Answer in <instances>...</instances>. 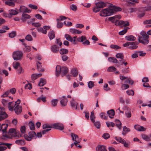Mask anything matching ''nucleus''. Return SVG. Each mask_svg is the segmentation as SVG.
<instances>
[{"instance_id": "de8ad7c7", "label": "nucleus", "mask_w": 151, "mask_h": 151, "mask_svg": "<svg viewBox=\"0 0 151 151\" xmlns=\"http://www.w3.org/2000/svg\"><path fill=\"white\" fill-rule=\"evenodd\" d=\"M21 135L20 134L19 132L16 130L15 133L13 135V137L19 138L21 137Z\"/></svg>"}, {"instance_id": "c85d7f7f", "label": "nucleus", "mask_w": 151, "mask_h": 151, "mask_svg": "<svg viewBox=\"0 0 151 151\" xmlns=\"http://www.w3.org/2000/svg\"><path fill=\"white\" fill-rule=\"evenodd\" d=\"M151 134L149 136H147L145 134H142L141 136L142 139L147 141H149L151 140V137H150Z\"/></svg>"}, {"instance_id": "393cba45", "label": "nucleus", "mask_w": 151, "mask_h": 151, "mask_svg": "<svg viewBox=\"0 0 151 151\" xmlns=\"http://www.w3.org/2000/svg\"><path fill=\"white\" fill-rule=\"evenodd\" d=\"M65 37L66 39L71 42H73L74 44H75L76 40L75 39H73V38L69 35L66 34L65 35Z\"/></svg>"}, {"instance_id": "423d86ee", "label": "nucleus", "mask_w": 151, "mask_h": 151, "mask_svg": "<svg viewBox=\"0 0 151 151\" xmlns=\"http://www.w3.org/2000/svg\"><path fill=\"white\" fill-rule=\"evenodd\" d=\"M16 130L14 129H11L9 130L8 132H6V135L5 136L4 138H2L4 139H7L11 138L13 137V135L15 132Z\"/></svg>"}, {"instance_id": "7ed1b4c3", "label": "nucleus", "mask_w": 151, "mask_h": 151, "mask_svg": "<svg viewBox=\"0 0 151 151\" xmlns=\"http://www.w3.org/2000/svg\"><path fill=\"white\" fill-rule=\"evenodd\" d=\"M140 34L142 36V37L138 36L139 42L143 44H148L149 42L148 40L149 36L147 34L145 31H142L140 32Z\"/></svg>"}, {"instance_id": "72a5a7b5", "label": "nucleus", "mask_w": 151, "mask_h": 151, "mask_svg": "<svg viewBox=\"0 0 151 151\" xmlns=\"http://www.w3.org/2000/svg\"><path fill=\"white\" fill-rule=\"evenodd\" d=\"M70 32L73 34H80L82 33V32L81 31L78 30L74 28L70 29Z\"/></svg>"}, {"instance_id": "8fccbe9b", "label": "nucleus", "mask_w": 151, "mask_h": 151, "mask_svg": "<svg viewBox=\"0 0 151 151\" xmlns=\"http://www.w3.org/2000/svg\"><path fill=\"white\" fill-rule=\"evenodd\" d=\"M25 47L24 48V50L26 52H29L31 50V47L29 46H26L25 44H24Z\"/></svg>"}, {"instance_id": "69168bd1", "label": "nucleus", "mask_w": 151, "mask_h": 151, "mask_svg": "<svg viewBox=\"0 0 151 151\" xmlns=\"http://www.w3.org/2000/svg\"><path fill=\"white\" fill-rule=\"evenodd\" d=\"M24 88L26 89H31L32 88V85L29 83L25 84Z\"/></svg>"}, {"instance_id": "774afa93", "label": "nucleus", "mask_w": 151, "mask_h": 151, "mask_svg": "<svg viewBox=\"0 0 151 151\" xmlns=\"http://www.w3.org/2000/svg\"><path fill=\"white\" fill-rule=\"evenodd\" d=\"M70 8L72 10L74 11H76L77 9V6L74 4L71 5L70 6Z\"/></svg>"}, {"instance_id": "4be33fe9", "label": "nucleus", "mask_w": 151, "mask_h": 151, "mask_svg": "<svg viewBox=\"0 0 151 151\" xmlns=\"http://www.w3.org/2000/svg\"><path fill=\"white\" fill-rule=\"evenodd\" d=\"M96 151H107L106 147L104 145H98L96 147Z\"/></svg>"}, {"instance_id": "13d9d810", "label": "nucleus", "mask_w": 151, "mask_h": 151, "mask_svg": "<svg viewBox=\"0 0 151 151\" xmlns=\"http://www.w3.org/2000/svg\"><path fill=\"white\" fill-rule=\"evenodd\" d=\"M100 9L97 6L94 7L93 8V11L95 13H97L100 10Z\"/></svg>"}, {"instance_id": "a878e982", "label": "nucleus", "mask_w": 151, "mask_h": 151, "mask_svg": "<svg viewBox=\"0 0 151 151\" xmlns=\"http://www.w3.org/2000/svg\"><path fill=\"white\" fill-rule=\"evenodd\" d=\"M107 114L110 118H113L115 114L114 111L113 109L107 111Z\"/></svg>"}, {"instance_id": "9d476101", "label": "nucleus", "mask_w": 151, "mask_h": 151, "mask_svg": "<svg viewBox=\"0 0 151 151\" xmlns=\"http://www.w3.org/2000/svg\"><path fill=\"white\" fill-rule=\"evenodd\" d=\"M50 27L47 26H44L43 28L40 27L37 29V31L40 32L44 34H46L47 32V30H49Z\"/></svg>"}, {"instance_id": "0e129e2a", "label": "nucleus", "mask_w": 151, "mask_h": 151, "mask_svg": "<svg viewBox=\"0 0 151 151\" xmlns=\"http://www.w3.org/2000/svg\"><path fill=\"white\" fill-rule=\"evenodd\" d=\"M63 24L59 21H57V27L58 28H61L63 26Z\"/></svg>"}, {"instance_id": "e433bc0d", "label": "nucleus", "mask_w": 151, "mask_h": 151, "mask_svg": "<svg viewBox=\"0 0 151 151\" xmlns=\"http://www.w3.org/2000/svg\"><path fill=\"white\" fill-rule=\"evenodd\" d=\"M42 73H38V74H32V79L33 80H34L38 78V77H40L42 76Z\"/></svg>"}, {"instance_id": "6e6d98bb", "label": "nucleus", "mask_w": 151, "mask_h": 151, "mask_svg": "<svg viewBox=\"0 0 151 151\" xmlns=\"http://www.w3.org/2000/svg\"><path fill=\"white\" fill-rule=\"evenodd\" d=\"M123 142L121 143L124 145V146L126 147H128L130 144V142H126L124 139H123Z\"/></svg>"}, {"instance_id": "cd10ccee", "label": "nucleus", "mask_w": 151, "mask_h": 151, "mask_svg": "<svg viewBox=\"0 0 151 151\" xmlns=\"http://www.w3.org/2000/svg\"><path fill=\"white\" fill-rule=\"evenodd\" d=\"M9 13L10 16H14L18 14L19 12L14 9H10L9 11Z\"/></svg>"}, {"instance_id": "5fc2aeb1", "label": "nucleus", "mask_w": 151, "mask_h": 151, "mask_svg": "<svg viewBox=\"0 0 151 151\" xmlns=\"http://www.w3.org/2000/svg\"><path fill=\"white\" fill-rule=\"evenodd\" d=\"M106 124L108 127H109L111 126L113 127L115 126V124L113 122H106Z\"/></svg>"}, {"instance_id": "f704fd0d", "label": "nucleus", "mask_w": 151, "mask_h": 151, "mask_svg": "<svg viewBox=\"0 0 151 151\" xmlns=\"http://www.w3.org/2000/svg\"><path fill=\"white\" fill-rule=\"evenodd\" d=\"M71 73L73 76L75 77L78 76V72L76 68H74L72 69Z\"/></svg>"}, {"instance_id": "c03bdc74", "label": "nucleus", "mask_w": 151, "mask_h": 151, "mask_svg": "<svg viewBox=\"0 0 151 151\" xmlns=\"http://www.w3.org/2000/svg\"><path fill=\"white\" fill-rule=\"evenodd\" d=\"M13 66L14 68L16 69H17L21 66L20 63L19 62H15L13 63Z\"/></svg>"}, {"instance_id": "37998d69", "label": "nucleus", "mask_w": 151, "mask_h": 151, "mask_svg": "<svg viewBox=\"0 0 151 151\" xmlns=\"http://www.w3.org/2000/svg\"><path fill=\"white\" fill-rule=\"evenodd\" d=\"M5 4L7 5L12 6H14L15 5L14 3L12 1V0L6 1L5 2Z\"/></svg>"}, {"instance_id": "6e6552de", "label": "nucleus", "mask_w": 151, "mask_h": 151, "mask_svg": "<svg viewBox=\"0 0 151 151\" xmlns=\"http://www.w3.org/2000/svg\"><path fill=\"white\" fill-rule=\"evenodd\" d=\"M8 125L6 124H3L1 125L0 129V132H2L3 137L2 138H4L6 132V129L7 128Z\"/></svg>"}, {"instance_id": "dca6fc26", "label": "nucleus", "mask_w": 151, "mask_h": 151, "mask_svg": "<svg viewBox=\"0 0 151 151\" xmlns=\"http://www.w3.org/2000/svg\"><path fill=\"white\" fill-rule=\"evenodd\" d=\"M14 110L16 114H19L22 111V106H21L17 105L14 109Z\"/></svg>"}, {"instance_id": "f257e3e1", "label": "nucleus", "mask_w": 151, "mask_h": 151, "mask_svg": "<svg viewBox=\"0 0 151 151\" xmlns=\"http://www.w3.org/2000/svg\"><path fill=\"white\" fill-rule=\"evenodd\" d=\"M121 8L111 4L109 8L104 9L101 10L99 13L100 15L104 17L110 16L113 15L114 12L121 11Z\"/></svg>"}, {"instance_id": "09e8293b", "label": "nucleus", "mask_w": 151, "mask_h": 151, "mask_svg": "<svg viewBox=\"0 0 151 151\" xmlns=\"http://www.w3.org/2000/svg\"><path fill=\"white\" fill-rule=\"evenodd\" d=\"M128 27L124 28V29L119 32V34L120 35H123L127 31V29H129Z\"/></svg>"}, {"instance_id": "603ef678", "label": "nucleus", "mask_w": 151, "mask_h": 151, "mask_svg": "<svg viewBox=\"0 0 151 151\" xmlns=\"http://www.w3.org/2000/svg\"><path fill=\"white\" fill-rule=\"evenodd\" d=\"M58 100L57 99H52L51 101V104L53 106H55L58 103Z\"/></svg>"}, {"instance_id": "f8f14e48", "label": "nucleus", "mask_w": 151, "mask_h": 151, "mask_svg": "<svg viewBox=\"0 0 151 151\" xmlns=\"http://www.w3.org/2000/svg\"><path fill=\"white\" fill-rule=\"evenodd\" d=\"M42 127L43 129H45V130L42 131V132L43 134H46L47 132L50 130H51L50 128H52L50 126L46 124L43 125Z\"/></svg>"}, {"instance_id": "052dcab7", "label": "nucleus", "mask_w": 151, "mask_h": 151, "mask_svg": "<svg viewBox=\"0 0 151 151\" xmlns=\"http://www.w3.org/2000/svg\"><path fill=\"white\" fill-rule=\"evenodd\" d=\"M94 125L98 129H99L101 127V123L99 121H96V122H94Z\"/></svg>"}, {"instance_id": "20e7f679", "label": "nucleus", "mask_w": 151, "mask_h": 151, "mask_svg": "<svg viewBox=\"0 0 151 151\" xmlns=\"http://www.w3.org/2000/svg\"><path fill=\"white\" fill-rule=\"evenodd\" d=\"M28 136L26 134L24 135V137L27 141H30L32 139H36L37 138V134L36 133L33 131H31L29 133Z\"/></svg>"}, {"instance_id": "4468645a", "label": "nucleus", "mask_w": 151, "mask_h": 151, "mask_svg": "<svg viewBox=\"0 0 151 151\" xmlns=\"http://www.w3.org/2000/svg\"><path fill=\"white\" fill-rule=\"evenodd\" d=\"M139 42L137 41L131 42L130 46L129 47V48L131 49H135L138 47V45Z\"/></svg>"}, {"instance_id": "9b49d317", "label": "nucleus", "mask_w": 151, "mask_h": 151, "mask_svg": "<svg viewBox=\"0 0 151 151\" xmlns=\"http://www.w3.org/2000/svg\"><path fill=\"white\" fill-rule=\"evenodd\" d=\"M123 109L125 111V114L126 117L130 118L131 116V109L127 106H125L123 108Z\"/></svg>"}, {"instance_id": "bf43d9fd", "label": "nucleus", "mask_w": 151, "mask_h": 151, "mask_svg": "<svg viewBox=\"0 0 151 151\" xmlns=\"http://www.w3.org/2000/svg\"><path fill=\"white\" fill-rule=\"evenodd\" d=\"M95 117L94 116V113L93 111L91 113V115L90 116V119L91 121L93 122H95Z\"/></svg>"}, {"instance_id": "864d4df0", "label": "nucleus", "mask_w": 151, "mask_h": 151, "mask_svg": "<svg viewBox=\"0 0 151 151\" xmlns=\"http://www.w3.org/2000/svg\"><path fill=\"white\" fill-rule=\"evenodd\" d=\"M29 126L31 130H34L35 129L34 124L32 122H30L29 123Z\"/></svg>"}, {"instance_id": "3c124183", "label": "nucleus", "mask_w": 151, "mask_h": 151, "mask_svg": "<svg viewBox=\"0 0 151 151\" xmlns=\"http://www.w3.org/2000/svg\"><path fill=\"white\" fill-rule=\"evenodd\" d=\"M27 9V8L24 6H21L20 8L19 9V11L20 12H25L26 10Z\"/></svg>"}, {"instance_id": "7c9ffc66", "label": "nucleus", "mask_w": 151, "mask_h": 151, "mask_svg": "<svg viewBox=\"0 0 151 151\" xmlns=\"http://www.w3.org/2000/svg\"><path fill=\"white\" fill-rule=\"evenodd\" d=\"M126 39L129 41H133L135 40L136 37L133 35H130L127 36L125 37Z\"/></svg>"}, {"instance_id": "f03ea898", "label": "nucleus", "mask_w": 151, "mask_h": 151, "mask_svg": "<svg viewBox=\"0 0 151 151\" xmlns=\"http://www.w3.org/2000/svg\"><path fill=\"white\" fill-rule=\"evenodd\" d=\"M68 71V69L66 67H61L58 65L56 66L55 75L57 77H58L61 73L62 76H63L66 75Z\"/></svg>"}, {"instance_id": "412c9836", "label": "nucleus", "mask_w": 151, "mask_h": 151, "mask_svg": "<svg viewBox=\"0 0 151 151\" xmlns=\"http://www.w3.org/2000/svg\"><path fill=\"white\" fill-rule=\"evenodd\" d=\"M118 25H122L124 27L129 26V22L127 21H124L120 20L118 22Z\"/></svg>"}, {"instance_id": "2eb2a0df", "label": "nucleus", "mask_w": 151, "mask_h": 151, "mask_svg": "<svg viewBox=\"0 0 151 151\" xmlns=\"http://www.w3.org/2000/svg\"><path fill=\"white\" fill-rule=\"evenodd\" d=\"M60 48V47L57 46L56 45H54L51 46L50 49L53 52L56 53L59 51Z\"/></svg>"}, {"instance_id": "5701e85b", "label": "nucleus", "mask_w": 151, "mask_h": 151, "mask_svg": "<svg viewBox=\"0 0 151 151\" xmlns=\"http://www.w3.org/2000/svg\"><path fill=\"white\" fill-rule=\"evenodd\" d=\"M31 17L30 16L27 14H23L22 15L21 19L23 22L26 21L27 19H30Z\"/></svg>"}, {"instance_id": "338daca9", "label": "nucleus", "mask_w": 151, "mask_h": 151, "mask_svg": "<svg viewBox=\"0 0 151 151\" xmlns=\"http://www.w3.org/2000/svg\"><path fill=\"white\" fill-rule=\"evenodd\" d=\"M88 85L89 88H91L94 86V83L92 81H90L88 82Z\"/></svg>"}, {"instance_id": "a18cd8bd", "label": "nucleus", "mask_w": 151, "mask_h": 151, "mask_svg": "<svg viewBox=\"0 0 151 151\" xmlns=\"http://www.w3.org/2000/svg\"><path fill=\"white\" fill-rule=\"evenodd\" d=\"M68 50L64 48L60 49V53L61 55H64L68 53Z\"/></svg>"}, {"instance_id": "79ce46f5", "label": "nucleus", "mask_w": 151, "mask_h": 151, "mask_svg": "<svg viewBox=\"0 0 151 151\" xmlns=\"http://www.w3.org/2000/svg\"><path fill=\"white\" fill-rule=\"evenodd\" d=\"M116 126L120 130L121 129H122V123L118 119H115V121Z\"/></svg>"}, {"instance_id": "1a4fd4ad", "label": "nucleus", "mask_w": 151, "mask_h": 151, "mask_svg": "<svg viewBox=\"0 0 151 151\" xmlns=\"http://www.w3.org/2000/svg\"><path fill=\"white\" fill-rule=\"evenodd\" d=\"M51 126L52 128L57 129L60 130H63L64 128L63 124L60 123H55Z\"/></svg>"}, {"instance_id": "473e14b6", "label": "nucleus", "mask_w": 151, "mask_h": 151, "mask_svg": "<svg viewBox=\"0 0 151 151\" xmlns=\"http://www.w3.org/2000/svg\"><path fill=\"white\" fill-rule=\"evenodd\" d=\"M109 19L110 21H111L112 22L114 23L116 25H118V24L119 22L118 20L115 18V17H114L113 16V17H109Z\"/></svg>"}, {"instance_id": "4c0bfd02", "label": "nucleus", "mask_w": 151, "mask_h": 151, "mask_svg": "<svg viewBox=\"0 0 151 151\" xmlns=\"http://www.w3.org/2000/svg\"><path fill=\"white\" fill-rule=\"evenodd\" d=\"M46 83V80L43 78H41L38 85L40 86H42Z\"/></svg>"}, {"instance_id": "ddd939ff", "label": "nucleus", "mask_w": 151, "mask_h": 151, "mask_svg": "<svg viewBox=\"0 0 151 151\" xmlns=\"http://www.w3.org/2000/svg\"><path fill=\"white\" fill-rule=\"evenodd\" d=\"M138 2V1L137 0H127L126 1V4L128 6H134L136 3Z\"/></svg>"}, {"instance_id": "ea45409f", "label": "nucleus", "mask_w": 151, "mask_h": 151, "mask_svg": "<svg viewBox=\"0 0 151 151\" xmlns=\"http://www.w3.org/2000/svg\"><path fill=\"white\" fill-rule=\"evenodd\" d=\"M108 60L110 62H112L115 63H118V61L114 57H109L108 58Z\"/></svg>"}, {"instance_id": "4d7b16f0", "label": "nucleus", "mask_w": 151, "mask_h": 151, "mask_svg": "<svg viewBox=\"0 0 151 151\" xmlns=\"http://www.w3.org/2000/svg\"><path fill=\"white\" fill-rule=\"evenodd\" d=\"M110 47L111 48L114 49L115 50L120 49L121 47L118 45H115L112 44L110 45Z\"/></svg>"}, {"instance_id": "b1692460", "label": "nucleus", "mask_w": 151, "mask_h": 151, "mask_svg": "<svg viewBox=\"0 0 151 151\" xmlns=\"http://www.w3.org/2000/svg\"><path fill=\"white\" fill-rule=\"evenodd\" d=\"M100 9L106 6V4L103 1H99L95 4Z\"/></svg>"}, {"instance_id": "2f4dec72", "label": "nucleus", "mask_w": 151, "mask_h": 151, "mask_svg": "<svg viewBox=\"0 0 151 151\" xmlns=\"http://www.w3.org/2000/svg\"><path fill=\"white\" fill-rule=\"evenodd\" d=\"M75 141L74 142V145L75 146H77V144L79 143L81 141V139L79 138L78 136L75 134Z\"/></svg>"}, {"instance_id": "a19ab883", "label": "nucleus", "mask_w": 151, "mask_h": 151, "mask_svg": "<svg viewBox=\"0 0 151 151\" xmlns=\"http://www.w3.org/2000/svg\"><path fill=\"white\" fill-rule=\"evenodd\" d=\"M37 65L38 70L40 72H42L44 71V70L42 68V66L41 65V63L39 62L37 63Z\"/></svg>"}, {"instance_id": "c756f323", "label": "nucleus", "mask_w": 151, "mask_h": 151, "mask_svg": "<svg viewBox=\"0 0 151 151\" xmlns=\"http://www.w3.org/2000/svg\"><path fill=\"white\" fill-rule=\"evenodd\" d=\"M48 37L50 40L53 39L55 37L54 32L53 30H51L48 32Z\"/></svg>"}, {"instance_id": "e2e57ef3", "label": "nucleus", "mask_w": 151, "mask_h": 151, "mask_svg": "<svg viewBox=\"0 0 151 151\" xmlns=\"http://www.w3.org/2000/svg\"><path fill=\"white\" fill-rule=\"evenodd\" d=\"M25 39L26 40L29 41H32L33 40L32 37L30 35H28L26 36Z\"/></svg>"}, {"instance_id": "58836bf2", "label": "nucleus", "mask_w": 151, "mask_h": 151, "mask_svg": "<svg viewBox=\"0 0 151 151\" xmlns=\"http://www.w3.org/2000/svg\"><path fill=\"white\" fill-rule=\"evenodd\" d=\"M9 100L7 99H2L1 103L3 106H7L8 104Z\"/></svg>"}, {"instance_id": "49530a36", "label": "nucleus", "mask_w": 151, "mask_h": 151, "mask_svg": "<svg viewBox=\"0 0 151 151\" xmlns=\"http://www.w3.org/2000/svg\"><path fill=\"white\" fill-rule=\"evenodd\" d=\"M116 70V68L113 66L109 67L107 69V70L109 72H113Z\"/></svg>"}, {"instance_id": "bb28decb", "label": "nucleus", "mask_w": 151, "mask_h": 151, "mask_svg": "<svg viewBox=\"0 0 151 151\" xmlns=\"http://www.w3.org/2000/svg\"><path fill=\"white\" fill-rule=\"evenodd\" d=\"M130 131V129L127 127L126 126H124L123 127L122 134L123 135H125L128 132Z\"/></svg>"}, {"instance_id": "c9c22d12", "label": "nucleus", "mask_w": 151, "mask_h": 151, "mask_svg": "<svg viewBox=\"0 0 151 151\" xmlns=\"http://www.w3.org/2000/svg\"><path fill=\"white\" fill-rule=\"evenodd\" d=\"M86 39V37L84 35H82L81 37H78L77 39V40L78 42H82V43Z\"/></svg>"}, {"instance_id": "a211bd4d", "label": "nucleus", "mask_w": 151, "mask_h": 151, "mask_svg": "<svg viewBox=\"0 0 151 151\" xmlns=\"http://www.w3.org/2000/svg\"><path fill=\"white\" fill-rule=\"evenodd\" d=\"M71 106L73 109H77V106L78 103L74 99H72L70 101Z\"/></svg>"}, {"instance_id": "39448f33", "label": "nucleus", "mask_w": 151, "mask_h": 151, "mask_svg": "<svg viewBox=\"0 0 151 151\" xmlns=\"http://www.w3.org/2000/svg\"><path fill=\"white\" fill-rule=\"evenodd\" d=\"M22 55L23 53L21 51L17 50L13 52L12 58L15 60L17 61L21 59Z\"/></svg>"}, {"instance_id": "680f3d73", "label": "nucleus", "mask_w": 151, "mask_h": 151, "mask_svg": "<svg viewBox=\"0 0 151 151\" xmlns=\"http://www.w3.org/2000/svg\"><path fill=\"white\" fill-rule=\"evenodd\" d=\"M116 57L118 58L123 59L124 58L123 54L122 53H118L116 54Z\"/></svg>"}, {"instance_id": "0eeeda50", "label": "nucleus", "mask_w": 151, "mask_h": 151, "mask_svg": "<svg viewBox=\"0 0 151 151\" xmlns=\"http://www.w3.org/2000/svg\"><path fill=\"white\" fill-rule=\"evenodd\" d=\"M7 115L5 112L4 109L0 106V121L7 118Z\"/></svg>"}, {"instance_id": "6ab92c4d", "label": "nucleus", "mask_w": 151, "mask_h": 151, "mask_svg": "<svg viewBox=\"0 0 151 151\" xmlns=\"http://www.w3.org/2000/svg\"><path fill=\"white\" fill-rule=\"evenodd\" d=\"M61 100L60 101V104L62 106H65L67 104V103L68 101V99L65 96H63L61 98Z\"/></svg>"}, {"instance_id": "aec40b11", "label": "nucleus", "mask_w": 151, "mask_h": 151, "mask_svg": "<svg viewBox=\"0 0 151 151\" xmlns=\"http://www.w3.org/2000/svg\"><path fill=\"white\" fill-rule=\"evenodd\" d=\"M15 105V104L13 101L9 102L8 106L7 107H8L10 111H12L14 110L13 108Z\"/></svg>"}, {"instance_id": "f3484780", "label": "nucleus", "mask_w": 151, "mask_h": 151, "mask_svg": "<svg viewBox=\"0 0 151 151\" xmlns=\"http://www.w3.org/2000/svg\"><path fill=\"white\" fill-rule=\"evenodd\" d=\"M134 129L138 131H144L146 130V128L143 126L138 125H135L134 126Z\"/></svg>"}]
</instances>
